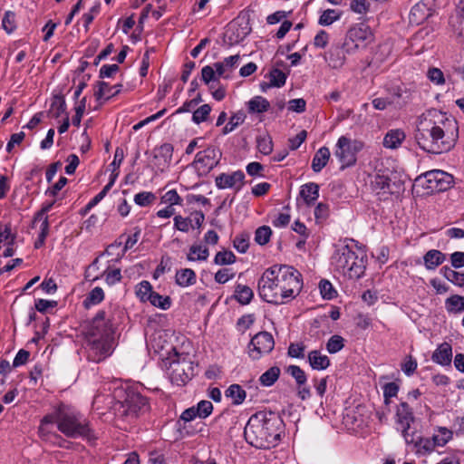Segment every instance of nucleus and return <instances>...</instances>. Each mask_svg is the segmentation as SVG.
<instances>
[{
  "label": "nucleus",
  "mask_w": 464,
  "mask_h": 464,
  "mask_svg": "<svg viewBox=\"0 0 464 464\" xmlns=\"http://www.w3.org/2000/svg\"><path fill=\"white\" fill-rule=\"evenodd\" d=\"M414 138L420 149L428 153L448 152L459 139V124L445 112L427 110L417 118Z\"/></svg>",
  "instance_id": "f257e3e1"
},
{
  "label": "nucleus",
  "mask_w": 464,
  "mask_h": 464,
  "mask_svg": "<svg viewBox=\"0 0 464 464\" xmlns=\"http://www.w3.org/2000/svg\"><path fill=\"white\" fill-rule=\"evenodd\" d=\"M302 289L301 274L293 266L274 265L265 270L257 284L260 297L281 304L295 298Z\"/></svg>",
  "instance_id": "f03ea898"
},
{
  "label": "nucleus",
  "mask_w": 464,
  "mask_h": 464,
  "mask_svg": "<svg viewBox=\"0 0 464 464\" xmlns=\"http://www.w3.org/2000/svg\"><path fill=\"white\" fill-rule=\"evenodd\" d=\"M284 430L281 417L272 411H258L253 414L244 430L246 440L257 449L276 447Z\"/></svg>",
  "instance_id": "7ed1b4c3"
},
{
  "label": "nucleus",
  "mask_w": 464,
  "mask_h": 464,
  "mask_svg": "<svg viewBox=\"0 0 464 464\" xmlns=\"http://www.w3.org/2000/svg\"><path fill=\"white\" fill-rule=\"evenodd\" d=\"M89 359L99 362L109 356L115 347V332L111 323L100 311L86 328Z\"/></svg>",
  "instance_id": "20e7f679"
},
{
  "label": "nucleus",
  "mask_w": 464,
  "mask_h": 464,
  "mask_svg": "<svg viewBox=\"0 0 464 464\" xmlns=\"http://www.w3.org/2000/svg\"><path fill=\"white\" fill-rule=\"evenodd\" d=\"M58 430L69 438L90 437L89 421L75 409L61 404L58 406Z\"/></svg>",
  "instance_id": "39448f33"
},
{
  "label": "nucleus",
  "mask_w": 464,
  "mask_h": 464,
  "mask_svg": "<svg viewBox=\"0 0 464 464\" xmlns=\"http://www.w3.org/2000/svg\"><path fill=\"white\" fill-rule=\"evenodd\" d=\"M453 183V177L442 170L435 169L426 172L415 180V188H421L423 193L433 194L446 191Z\"/></svg>",
  "instance_id": "423d86ee"
},
{
  "label": "nucleus",
  "mask_w": 464,
  "mask_h": 464,
  "mask_svg": "<svg viewBox=\"0 0 464 464\" xmlns=\"http://www.w3.org/2000/svg\"><path fill=\"white\" fill-rule=\"evenodd\" d=\"M175 357L169 363V379L172 383L182 386L194 376L195 367L188 355L176 353Z\"/></svg>",
  "instance_id": "0eeeda50"
},
{
  "label": "nucleus",
  "mask_w": 464,
  "mask_h": 464,
  "mask_svg": "<svg viewBox=\"0 0 464 464\" xmlns=\"http://www.w3.org/2000/svg\"><path fill=\"white\" fill-rule=\"evenodd\" d=\"M147 409V400L134 390H127L123 401L115 404V411L118 414L126 417H136L139 412Z\"/></svg>",
  "instance_id": "6e6552de"
},
{
  "label": "nucleus",
  "mask_w": 464,
  "mask_h": 464,
  "mask_svg": "<svg viewBox=\"0 0 464 464\" xmlns=\"http://www.w3.org/2000/svg\"><path fill=\"white\" fill-rule=\"evenodd\" d=\"M275 347L273 335L268 332L256 334L247 346V353L253 361L259 360L263 355L268 354Z\"/></svg>",
  "instance_id": "1a4fd4ad"
},
{
  "label": "nucleus",
  "mask_w": 464,
  "mask_h": 464,
  "mask_svg": "<svg viewBox=\"0 0 464 464\" xmlns=\"http://www.w3.org/2000/svg\"><path fill=\"white\" fill-rule=\"evenodd\" d=\"M353 245H350V261L353 260L350 266V273L353 276L359 278L365 271L367 263V255L363 246H358V243L353 239H350Z\"/></svg>",
  "instance_id": "9d476101"
},
{
  "label": "nucleus",
  "mask_w": 464,
  "mask_h": 464,
  "mask_svg": "<svg viewBox=\"0 0 464 464\" xmlns=\"http://www.w3.org/2000/svg\"><path fill=\"white\" fill-rule=\"evenodd\" d=\"M251 33V26L247 20L237 18L232 21L227 30L226 35L230 44L242 42Z\"/></svg>",
  "instance_id": "9b49d317"
},
{
  "label": "nucleus",
  "mask_w": 464,
  "mask_h": 464,
  "mask_svg": "<svg viewBox=\"0 0 464 464\" xmlns=\"http://www.w3.org/2000/svg\"><path fill=\"white\" fill-rule=\"evenodd\" d=\"M220 157V150L214 146H209L196 154L194 163L202 168L204 171H209L218 164Z\"/></svg>",
  "instance_id": "f8f14e48"
},
{
  "label": "nucleus",
  "mask_w": 464,
  "mask_h": 464,
  "mask_svg": "<svg viewBox=\"0 0 464 464\" xmlns=\"http://www.w3.org/2000/svg\"><path fill=\"white\" fill-rule=\"evenodd\" d=\"M245 174L237 170L231 174L222 173L216 178V185L218 188H235L239 190L244 185Z\"/></svg>",
  "instance_id": "ddd939ff"
},
{
  "label": "nucleus",
  "mask_w": 464,
  "mask_h": 464,
  "mask_svg": "<svg viewBox=\"0 0 464 464\" xmlns=\"http://www.w3.org/2000/svg\"><path fill=\"white\" fill-rule=\"evenodd\" d=\"M332 163L336 162L339 165V169L343 170L348 166L347 155H348V138L343 135L337 140L334 152H333Z\"/></svg>",
  "instance_id": "4468645a"
},
{
  "label": "nucleus",
  "mask_w": 464,
  "mask_h": 464,
  "mask_svg": "<svg viewBox=\"0 0 464 464\" xmlns=\"http://www.w3.org/2000/svg\"><path fill=\"white\" fill-rule=\"evenodd\" d=\"M173 147L169 143H164L153 151L154 165L160 170L167 168L172 159Z\"/></svg>",
  "instance_id": "2eb2a0df"
},
{
  "label": "nucleus",
  "mask_w": 464,
  "mask_h": 464,
  "mask_svg": "<svg viewBox=\"0 0 464 464\" xmlns=\"http://www.w3.org/2000/svg\"><path fill=\"white\" fill-rule=\"evenodd\" d=\"M240 61V55L235 54L225 58L222 62L215 63L214 67L217 70L218 76L224 79L230 77V72L236 68Z\"/></svg>",
  "instance_id": "dca6fc26"
},
{
  "label": "nucleus",
  "mask_w": 464,
  "mask_h": 464,
  "mask_svg": "<svg viewBox=\"0 0 464 464\" xmlns=\"http://www.w3.org/2000/svg\"><path fill=\"white\" fill-rule=\"evenodd\" d=\"M346 53L345 43L333 45L328 53L329 65L335 69L342 67L346 60Z\"/></svg>",
  "instance_id": "f3484780"
},
{
  "label": "nucleus",
  "mask_w": 464,
  "mask_h": 464,
  "mask_svg": "<svg viewBox=\"0 0 464 464\" xmlns=\"http://www.w3.org/2000/svg\"><path fill=\"white\" fill-rule=\"evenodd\" d=\"M121 87L122 85L120 83L111 86L106 82H99L94 91V96L97 101L102 99L109 100L119 94L121 91Z\"/></svg>",
  "instance_id": "a211bd4d"
},
{
  "label": "nucleus",
  "mask_w": 464,
  "mask_h": 464,
  "mask_svg": "<svg viewBox=\"0 0 464 464\" xmlns=\"http://www.w3.org/2000/svg\"><path fill=\"white\" fill-rule=\"evenodd\" d=\"M394 183H391L390 179L384 175H375L371 180V186L377 194H393Z\"/></svg>",
  "instance_id": "6ab92c4d"
},
{
  "label": "nucleus",
  "mask_w": 464,
  "mask_h": 464,
  "mask_svg": "<svg viewBox=\"0 0 464 464\" xmlns=\"http://www.w3.org/2000/svg\"><path fill=\"white\" fill-rule=\"evenodd\" d=\"M372 34L367 24L361 23L350 28V40L354 42V47L359 48L361 44L371 37Z\"/></svg>",
  "instance_id": "aec40b11"
},
{
  "label": "nucleus",
  "mask_w": 464,
  "mask_h": 464,
  "mask_svg": "<svg viewBox=\"0 0 464 464\" xmlns=\"http://www.w3.org/2000/svg\"><path fill=\"white\" fill-rule=\"evenodd\" d=\"M452 359V348L448 343L438 346L432 354V361L440 365H450Z\"/></svg>",
  "instance_id": "412c9836"
},
{
  "label": "nucleus",
  "mask_w": 464,
  "mask_h": 464,
  "mask_svg": "<svg viewBox=\"0 0 464 464\" xmlns=\"http://www.w3.org/2000/svg\"><path fill=\"white\" fill-rule=\"evenodd\" d=\"M405 133L400 129L391 130L383 139V146L388 149L399 148L405 140Z\"/></svg>",
  "instance_id": "4be33fe9"
},
{
  "label": "nucleus",
  "mask_w": 464,
  "mask_h": 464,
  "mask_svg": "<svg viewBox=\"0 0 464 464\" xmlns=\"http://www.w3.org/2000/svg\"><path fill=\"white\" fill-rule=\"evenodd\" d=\"M446 259V256L436 249L429 250L423 256L425 267L428 270H434L441 265Z\"/></svg>",
  "instance_id": "5701e85b"
},
{
  "label": "nucleus",
  "mask_w": 464,
  "mask_h": 464,
  "mask_svg": "<svg viewBox=\"0 0 464 464\" xmlns=\"http://www.w3.org/2000/svg\"><path fill=\"white\" fill-rule=\"evenodd\" d=\"M331 152L327 147L320 148L314 154L312 160V169L314 172H320L327 164Z\"/></svg>",
  "instance_id": "b1692460"
},
{
  "label": "nucleus",
  "mask_w": 464,
  "mask_h": 464,
  "mask_svg": "<svg viewBox=\"0 0 464 464\" xmlns=\"http://www.w3.org/2000/svg\"><path fill=\"white\" fill-rule=\"evenodd\" d=\"M196 273L190 268L178 270L175 276V282L181 287H188L196 283Z\"/></svg>",
  "instance_id": "393cba45"
},
{
  "label": "nucleus",
  "mask_w": 464,
  "mask_h": 464,
  "mask_svg": "<svg viewBox=\"0 0 464 464\" xmlns=\"http://www.w3.org/2000/svg\"><path fill=\"white\" fill-rule=\"evenodd\" d=\"M300 195L307 205H312L319 197V186L309 182L302 186Z\"/></svg>",
  "instance_id": "a878e982"
},
{
  "label": "nucleus",
  "mask_w": 464,
  "mask_h": 464,
  "mask_svg": "<svg viewBox=\"0 0 464 464\" xmlns=\"http://www.w3.org/2000/svg\"><path fill=\"white\" fill-rule=\"evenodd\" d=\"M308 361L311 367L314 370H324L330 364L329 358L317 350L309 353Z\"/></svg>",
  "instance_id": "bb28decb"
},
{
  "label": "nucleus",
  "mask_w": 464,
  "mask_h": 464,
  "mask_svg": "<svg viewBox=\"0 0 464 464\" xmlns=\"http://www.w3.org/2000/svg\"><path fill=\"white\" fill-rule=\"evenodd\" d=\"M453 438V431L446 427H437L434 430L432 440L436 447H443Z\"/></svg>",
  "instance_id": "cd10ccee"
},
{
  "label": "nucleus",
  "mask_w": 464,
  "mask_h": 464,
  "mask_svg": "<svg viewBox=\"0 0 464 464\" xmlns=\"http://www.w3.org/2000/svg\"><path fill=\"white\" fill-rule=\"evenodd\" d=\"M445 308L449 314L464 312V296L453 295L445 300Z\"/></svg>",
  "instance_id": "c85d7f7f"
},
{
  "label": "nucleus",
  "mask_w": 464,
  "mask_h": 464,
  "mask_svg": "<svg viewBox=\"0 0 464 464\" xmlns=\"http://www.w3.org/2000/svg\"><path fill=\"white\" fill-rule=\"evenodd\" d=\"M254 292L253 290L242 284H237L235 287V299L241 304H248L253 299Z\"/></svg>",
  "instance_id": "c756f323"
},
{
  "label": "nucleus",
  "mask_w": 464,
  "mask_h": 464,
  "mask_svg": "<svg viewBox=\"0 0 464 464\" xmlns=\"http://www.w3.org/2000/svg\"><path fill=\"white\" fill-rule=\"evenodd\" d=\"M430 16V12L426 7V4L421 1L416 4L411 10L410 19L416 24L422 23Z\"/></svg>",
  "instance_id": "7c9ffc66"
},
{
  "label": "nucleus",
  "mask_w": 464,
  "mask_h": 464,
  "mask_svg": "<svg viewBox=\"0 0 464 464\" xmlns=\"http://www.w3.org/2000/svg\"><path fill=\"white\" fill-rule=\"evenodd\" d=\"M397 422L401 427L411 425L413 420L412 412L406 402H401L396 411Z\"/></svg>",
  "instance_id": "2f4dec72"
},
{
  "label": "nucleus",
  "mask_w": 464,
  "mask_h": 464,
  "mask_svg": "<svg viewBox=\"0 0 464 464\" xmlns=\"http://www.w3.org/2000/svg\"><path fill=\"white\" fill-rule=\"evenodd\" d=\"M225 395L232 400L234 405H239L245 401L246 393L239 384H231L225 392Z\"/></svg>",
  "instance_id": "473e14b6"
},
{
  "label": "nucleus",
  "mask_w": 464,
  "mask_h": 464,
  "mask_svg": "<svg viewBox=\"0 0 464 464\" xmlns=\"http://www.w3.org/2000/svg\"><path fill=\"white\" fill-rule=\"evenodd\" d=\"M435 448H436V445H435L432 438L429 439V438H421V437H417L416 443L413 447L416 454L422 455V456L432 452L435 450Z\"/></svg>",
  "instance_id": "72a5a7b5"
},
{
  "label": "nucleus",
  "mask_w": 464,
  "mask_h": 464,
  "mask_svg": "<svg viewBox=\"0 0 464 464\" xmlns=\"http://www.w3.org/2000/svg\"><path fill=\"white\" fill-rule=\"evenodd\" d=\"M209 256L208 247L201 245H192L187 255L188 261H206Z\"/></svg>",
  "instance_id": "f704fd0d"
},
{
  "label": "nucleus",
  "mask_w": 464,
  "mask_h": 464,
  "mask_svg": "<svg viewBox=\"0 0 464 464\" xmlns=\"http://www.w3.org/2000/svg\"><path fill=\"white\" fill-rule=\"evenodd\" d=\"M343 14V11L337 9H326L319 17L318 24L322 26L331 25L335 21H338Z\"/></svg>",
  "instance_id": "c9c22d12"
},
{
  "label": "nucleus",
  "mask_w": 464,
  "mask_h": 464,
  "mask_svg": "<svg viewBox=\"0 0 464 464\" xmlns=\"http://www.w3.org/2000/svg\"><path fill=\"white\" fill-rule=\"evenodd\" d=\"M54 422H56V424L58 425V407L53 411V412L45 415L42 419L41 424L38 429V432L41 438L44 440L47 439V436L50 433V431L47 430L46 425L53 424Z\"/></svg>",
  "instance_id": "e433bc0d"
},
{
  "label": "nucleus",
  "mask_w": 464,
  "mask_h": 464,
  "mask_svg": "<svg viewBox=\"0 0 464 464\" xmlns=\"http://www.w3.org/2000/svg\"><path fill=\"white\" fill-rule=\"evenodd\" d=\"M269 107V102L262 96H255L248 102V110L253 113L265 112Z\"/></svg>",
  "instance_id": "4c0bfd02"
},
{
  "label": "nucleus",
  "mask_w": 464,
  "mask_h": 464,
  "mask_svg": "<svg viewBox=\"0 0 464 464\" xmlns=\"http://www.w3.org/2000/svg\"><path fill=\"white\" fill-rule=\"evenodd\" d=\"M219 78H222L221 76H218L217 70L215 69L214 65H206L201 70V79L202 81L209 85L210 89H213V83L218 82Z\"/></svg>",
  "instance_id": "58836bf2"
},
{
  "label": "nucleus",
  "mask_w": 464,
  "mask_h": 464,
  "mask_svg": "<svg viewBox=\"0 0 464 464\" xmlns=\"http://www.w3.org/2000/svg\"><path fill=\"white\" fill-rule=\"evenodd\" d=\"M279 374L280 369L276 366H273L260 376L259 382L262 385L269 387L277 381Z\"/></svg>",
  "instance_id": "ea45409f"
},
{
  "label": "nucleus",
  "mask_w": 464,
  "mask_h": 464,
  "mask_svg": "<svg viewBox=\"0 0 464 464\" xmlns=\"http://www.w3.org/2000/svg\"><path fill=\"white\" fill-rule=\"evenodd\" d=\"M153 292L152 285L149 281L143 280L137 285L136 295L141 302H149Z\"/></svg>",
  "instance_id": "a19ab883"
},
{
  "label": "nucleus",
  "mask_w": 464,
  "mask_h": 464,
  "mask_svg": "<svg viewBox=\"0 0 464 464\" xmlns=\"http://www.w3.org/2000/svg\"><path fill=\"white\" fill-rule=\"evenodd\" d=\"M149 302L153 306L162 310H168L171 305V299L169 296H164L156 292H153L152 295H150Z\"/></svg>",
  "instance_id": "79ce46f5"
},
{
  "label": "nucleus",
  "mask_w": 464,
  "mask_h": 464,
  "mask_svg": "<svg viewBox=\"0 0 464 464\" xmlns=\"http://www.w3.org/2000/svg\"><path fill=\"white\" fill-rule=\"evenodd\" d=\"M440 271L444 277L450 282L459 286L464 285V274L456 272L447 266L442 267Z\"/></svg>",
  "instance_id": "37998d69"
},
{
  "label": "nucleus",
  "mask_w": 464,
  "mask_h": 464,
  "mask_svg": "<svg viewBox=\"0 0 464 464\" xmlns=\"http://www.w3.org/2000/svg\"><path fill=\"white\" fill-rule=\"evenodd\" d=\"M257 150L264 155H268L273 150V141L269 135H260L256 137Z\"/></svg>",
  "instance_id": "c03bdc74"
},
{
  "label": "nucleus",
  "mask_w": 464,
  "mask_h": 464,
  "mask_svg": "<svg viewBox=\"0 0 464 464\" xmlns=\"http://www.w3.org/2000/svg\"><path fill=\"white\" fill-rule=\"evenodd\" d=\"M269 84L268 86L280 88L285 85L286 81V74L279 69H273L269 72Z\"/></svg>",
  "instance_id": "a18cd8bd"
},
{
  "label": "nucleus",
  "mask_w": 464,
  "mask_h": 464,
  "mask_svg": "<svg viewBox=\"0 0 464 464\" xmlns=\"http://www.w3.org/2000/svg\"><path fill=\"white\" fill-rule=\"evenodd\" d=\"M236 262V256L232 251L224 250L216 254L214 263L218 266L231 265Z\"/></svg>",
  "instance_id": "49530a36"
},
{
  "label": "nucleus",
  "mask_w": 464,
  "mask_h": 464,
  "mask_svg": "<svg viewBox=\"0 0 464 464\" xmlns=\"http://www.w3.org/2000/svg\"><path fill=\"white\" fill-rule=\"evenodd\" d=\"M15 236L11 232L9 225H3L0 223V248L2 245L13 246Z\"/></svg>",
  "instance_id": "de8ad7c7"
},
{
  "label": "nucleus",
  "mask_w": 464,
  "mask_h": 464,
  "mask_svg": "<svg viewBox=\"0 0 464 464\" xmlns=\"http://www.w3.org/2000/svg\"><path fill=\"white\" fill-rule=\"evenodd\" d=\"M245 121V115L242 112H238L230 117L227 125L223 128L222 133L227 135L232 132L237 126L241 125Z\"/></svg>",
  "instance_id": "09e8293b"
},
{
  "label": "nucleus",
  "mask_w": 464,
  "mask_h": 464,
  "mask_svg": "<svg viewBox=\"0 0 464 464\" xmlns=\"http://www.w3.org/2000/svg\"><path fill=\"white\" fill-rule=\"evenodd\" d=\"M66 109L65 102L62 97L55 96L52 102L49 113L53 118H58Z\"/></svg>",
  "instance_id": "8fccbe9b"
},
{
  "label": "nucleus",
  "mask_w": 464,
  "mask_h": 464,
  "mask_svg": "<svg viewBox=\"0 0 464 464\" xmlns=\"http://www.w3.org/2000/svg\"><path fill=\"white\" fill-rule=\"evenodd\" d=\"M287 372L295 380L298 386H303L306 383V374L299 366H288Z\"/></svg>",
  "instance_id": "3c124183"
},
{
  "label": "nucleus",
  "mask_w": 464,
  "mask_h": 464,
  "mask_svg": "<svg viewBox=\"0 0 464 464\" xmlns=\"http://www.w3.org/2000/svg\"><path fill=\"white\" fill-rule=\"evenodd\" d=\"M156 199V196L152 192L142 191L134 196V202L138 206L147 207L151 205Z\"/></svg>",
  "instance_id": "603ef678"
},
{
  "label": "nucleus",
  "mask_w": 464,
  "mask_h": 464,
  "mask_svg": "<svg viewBox=\"0 0 464 464\" xmlns=\"http://www.w3.org/2000/svg\"><path fill=\"white\" fill-rule=\"evenodd\" d=\"M271 235V228L267 226H262L256 231L255 241L261 246L266 245L269 241Z\"/></svg>",
  "instance_id": "864d4df0"
},
{
  "label": "nucleus",
  "mask_w": 464,
  "mask_h": 464,
  "mask_svg": "<svg viewBox=\"0 0 464 464\" xmlns=\"http://www.w3.org/2000/svg\"><path fill=\"white\" fill-rule=\"evenodd\" d=\"M344 346V339L340 335H333L326 343V349L330 353H335Z\"/></svg>",
  "instance_id": "5fc2aeb1"
},
{
  "label": "nucleus",
  "mask_w": 464,
  "mask_h": 464,
  "mask_svg": "<svg viewBox=\"0 0 464 464\" xmlns=\"http://www.w3.org/2000/svg\"><path fill=\"white\" fill-rule=\"evenodd\" d=\"M104 299V292L102 287H94L86 297L84 303L88 304H98Z\"/></svg>",
  "instance_id": "6e6d98bb"
},
{
  "label": "nucleus",
  "mask_w": 464,
  "mask_h": 464,
  "mask_svg": "<svg viewBox=\"0 0 464 464\" xmlns=\"http://www.w3.org/2000/svg\"><path fill=\"white\" fill-rule=\"evenodd\" d=\"M211 111V107L208 104H204L194 111L192 115V121L199 124L205 121Z\"/></svg>",
  "instance_id": "4d7b16f0"
},
{
  "label": "nucleus",
  "mask_w": 464,
  "mask_h": 464,
  "mask_svg": "<svg viewBox=\"0 0 464 464\" xmlns=\"http://www.w3.org/2000/svg\"><path fill=\"white\" fill-rule=\"evenodd\" d=\"M161 202L173 208L174 205H180L182 199L175 189H170L162 195Z\"/></svg>",
  "instance_id": "13d9d810"
},
{
  "label": "nucleus",
  "mask_w": 464,
  "mask_h": 464,
  "mask_svg": "<svg viewBox=\"0 0 464 464\" xmlns=\"http://www.w3.org/2000/svg\"><path fill=\"white\" fill-rule=\"evenodd\" d=\"M102 276L105 277V281L109 285H113L121 280V269H106Z\"/></svg>",
  "instance_id": "bf43d9fd"
},
{
  "label": "nucleus",
  "mask_w": 464,
  "mask_h": 464,
  "mask_svg": "<svg viewBox=\"0 0 464 464\" xmlns=\"http://www.w3.org/2000/svg\"><path fill=\"white\" fill-rule=\"evenodd\" d=\"M383 396L385 404L390 403V400L396 397L399 392V385L396 382H388L383 386Z\"/></svg>",
  "instance_id": "052dcab7"
},
{
  "label": "nucleus",
  "mask_w": 464,
  "mask_h": 464,
  "mask_svg": "<svg viewBox=\"0 0 464 464\" xmlns=\"http://www.w3.org/2000/svg\"><path fill=\"white\" fill-rule=\"evenodd\" d=\"M320 293L324 299H333L335 295V291L332 284L327 280H321L319 283Z\"/></svg>",
  "instance_id": "680f3d73"
},
{
  "label": "nucleus",
  "mask_w": 464,
  "mask_h": 464,
  "mask_svg": "<svg viewBox=\"0 0 464 464\" xmlns=\"http://www.w3.org/2000/svg\"><path fill=\"white\" fill-rule=\"evenodd\" d=\"M235 276V272L232 268H222L215 274V281L218 284H226Z\"/></svg>",
  "instance_id": "e2e57ef3"
},
{
  "label": "nucleus",
  "mask_w": 464,
  "mask_h": 464,
  "mask_svg": "<svg viewBox=\"0 0 464 464\" xmlns=\"http://www.w3.org/2000/svg\"><path fill=\"white\" fill-rule=\"evenodd\" d=\"M2 27L7 33L11 34L15 29L14 14L8 11L5 12L2 19Z\"/></svg>",
  "instance_id": "0e129e2a"
},
{
  "label": "nucleus",
  "mask_w": 464,
  "mask_h": 464,
  "mask_svg": "<svg viewBox=\"0 0 464 464\" xmlns=\"http://www.w3.org/2000/svg\"><path fill=\"white\" fill-rule=\"evenodd\" d=\"M190 217L183 218L180 215L174 217V227L181 232H188L191 228Z\"/></svg>",
  "instance_id": "69168bd1"
},
{
  "label": "nucleus",
  "mask_w": 464,
  "mask_h": 464,
  "mask_svg": "<svg viewBox=\"0 0 464 464\" xmlns=\"http://www.w3.org/2000/svg\"><path fill=\"white\" fill-rule=\"evenodd\" d=\"M370 4L367 0H353L350 4V8L360 14H364L368 12Z\"/></svg>",
  "instance_id": "338daca9"
},
{
  "label": "nucleus",
  "mask_w": 464,
  "mask_h": 464,
  "mask_svg": "<svg viewBox=\"0 0 464 464\" xmlns=\"http://www.w3.org/2000/svg\"><path fill=\"white\" fill-rule=\"evenodd\" d=\"M197 412L198 417L207 418L213 411V405L209 401H201L198 403Z\"/></svg>",
  "instance_id": "774afa93"
}]
</instances>
